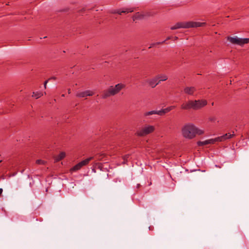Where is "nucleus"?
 Returning a JSON list of instances; mask_svg holds the SVG:
<instances>
[{"instance_id":"1","label":"nucleus","mask_w":249,"mask_h":249,"mask_svg":"<svg viewBox=\"0 0 249 249\" xmlns=\"http://www.w3.org/2000/svg\"><path fill=\"white\" fill-rule=\"evenodd\" d=\"M181 131L183 137L188 140H192L196 135H201L204 133L203 130L190 123L185 124L182 127Z\"/></svg>"},{"instance_id":"2","label":"nucleus","mask_w":249,"mask_h":249,"mask_svg":"<svg viewBox=\"0 0 249 249\" xmlns=\"http://www.w3.org/2000/svg\"><path fill=\"white\" fill-rule=\"evenodd\" d=\"M206 23L205 22H200L198 21H188L184 22H178L175 25L171 27V30H176L179 28H190L194 27H199L205 26Z\"/></svg>"},{"instance_id":"3","label":"nucleus","mask_w":249,"mask_h":249,"mask_svg":"<svg viewBox=\"0 0 249 249\" xmlns=\"http://www.w3.org/2000/svg\"><path fill=\"white\" fill-rule=\"evenodd\" d=\"M124 87L125 85L122 83L118 84L114 87L110 86L107 89L103 91L102 94V97L105 99L109 96L115 95L118 93Z\"/></svg>"},{"instance_id":"4","label":"nucleus","mask_w":249,"mask_h":249,"mask_svg":"<svg viewBox=\"0 0 249 249\" xmlns=\"http://www.w3.org/2000/svg\"><path fill=\"white\" fill-rule=\"evenodd\" d=\"M155 126L151 125H145L136 132V135L140 137H143L154 131Z\"/></svg>"},{"instance_id":"5","label":"nucleus","mask_w":249,"mask_h":249,"mask_svg":"<svg viewBox=\"0 0 249 249\" xmlns=\"http://www.w3.org/2000/svg\"><path fill=\"white\" fill-rule=\"evenodd\" d=\"M228 41H229L231 43L233 44H237L240 46H242L245 44H247L249 43V38H238L237 36L235 37H231L228 36L227 38Z\"/></svg>"},{"instance_id":"6","label":"nucleus","mask_w":249,"mask_h":249,"mask_svg":"<svg viewBox=\"0 0 249 249\" xmlns=\"http://www.w3.org/2000/svg\"><path fill=\"white\" fill-rule=\"evenodd\" d=\"M93 158V157H90L89 158H87L81 162H79L75 166H74L71 169V171H76L80 169L83 166L88 164L89 161H90Z\"/></svg>"},{"instance_id":"7","label":"nucleus","mask_w":249,"mask_h":249,"mask_svg":"<svg viewBox=\"0 0 249 249\" xmlns=\"http://www.w3.org/2000/svg\"><path fill=\"white\" fill-rule=\"evenodd\" d=\"M194 110H198L205 106L207 102L205 100H198L193 101Z\"/></svg>"},{"instance_id":"8","label":"nucleus","mask_w":249,"mask_h":249,"mask_svg":"<svg viewBox=\"0 0 249 249\" xmlns=\"http://www.w3.org/2000/svg\"><path fill=\"white\" fill-rule=\"evenodd\" d=\"M94 94L93 91L90 90H87L84 91L78 92L76 94V97L80 98L86 97L87 96H91Z\"/></svg>"},{"instance_id":"9","label":"nucleus","mask_w":249,"mask_h":249,"mask_svg":"<svg viewBox=\"0 0 249 249\" xmlns=\"http://www.w3.org/2000/svg\"><path fill=\"white\" fill-rule=\"evenodd\" d=\"M193 100H189L186 102H184L181 105V108L183 110L194 109Z\"/></svg>"},{"instance_id":"10","label":"nucleus","mask_w":249,"mask_h":249,"mask_svg":"<svg viewBox=\"0 0 249 249\" xmlns=\"http://www.w3.org/2000/svg\"><path fill=\"white\" fill-rule=\"evenodd\" d=\"M234 132H232V134H231L230 133H226L222 136L217 137V139L218 142H224L227 140L230 139L232 138L234 136Z\"/></svg>"},{"instance_id":"11","label":"nucleus","mask_w":249,"mask_h":249,"mask_svg":"<svg viewBox=\"0 0 249 249\" xmlns=\"http://www.w3.org/2000/svg\"><path fill=\"white\" fill-rule=\"evenodd\" d=\"M218 142V141L217 137L214 139H211L207 140H205L203 142H198V145H207V144H214L216 142Z\"/></svg>"},{"instance_id":"12","label":"nucleus","mask_w":249,"mask_h":249,"mask_svg":"<svg viewBox=\"0 0 249 249\" xmlns=\"http://www.w3.org/2000/svg\"><path fill=\"white\" fill-rule=\"evenodd\" d=\"M196 91V89L194 87H186L184 89V93L189 95H194Z\"/></svg>"},{"instance_id":"13","label":"nucleus","mask_w":249,"mask_h":249,"mask_svg":"<svg viewBox=\"0 0 249 249\" xmlns=\"http://www.w3.org/2000/svg\"><path fill=\"white\" fill-rule=\"evenodd\" d=\"M147 82L152 88H155L157 85L160 83V82L158 80L157 76L148 80Z\"/></svg>"},{"instance_id":"14","label":"nucleus","mask_w":249,"mask_h":249,"mask_svg":"<svg viewBox=\"0 0 249 249\" xmlns=\"http://www.w3.org/2000/svg\"><path fill=\"white\" fill-rule=\"evenodd\" d=\"M175 107H176V106H171L168 107L164 109L160 110V116H162V115H164L165 114H166V113L169 112L171 110L174 109Z\"/></svg>"},{"instance_id":"15","label":"nucleus","mask_w":249,"mask_h":249,"mask_svg":"<svg viewBox=\"0 0 249 249\" xmlns=\"http://www.w3.org/2000/svg\"><path fill=\"white\" fill-rule=\"evenodd\" d=\"M134 11L133 8H126L122 11L120 10H116L114 12V13H117L119 15H122V13H128L132 12Z\"/></svg>"},{"instance_id":"16","label":"nucleus","mask_w":249,"mask_h":249,"mask_svg":"<svg viewBox=\"0 0 249 249\" xmlns=\"http://www.w3.org/2000/svg\"><path fill=\"white\" fill-rule=\"evenodd\" d=\"M156 76H157L158 80H159V82H160V83L161 81H165L168 79V76L165 74H163V73L159 74L157 75Z\"/></svg>"},{"instance_id":"17","label":"nucleus","mask_w":249,"mask_h":249,"mask_svg":"<svg viewBox=\"0 0 249 249\" xmlns=\"http://www.w3.org/2000/svg\"><path fill=\"white\" fill-rule=\"evenodd\" d=\"M160 110H152L148 112H146L144 113V116H150L154 114H157L160 116Z\"/></svg>"},{"instance_id":"18","label":"nucleus","mask_w":249,"mask_h":249,"mask_svg":"<svg viewBox=\"0 0 249 249\" xmlns=\"http://www.w3.org/2000/svg\"><path fill=\"white\" fill-rule=\"evenodd\" d=\"M65 156H66L65 153L64 152H62L55 157V160L56 161H58L62 160L63 158H64Z\"/></svg>"},{"instance_id":"19","label":"nucleus","mask_w":249,"mask_h":249,"mask_svg":"<svg viewBox=\"0 0 249 249\" xmlns=\"http://www.w3.org/2000/svg\"><path fill=\"white\" fill-rule=\"evenodd\" d=\"M43 94L42 92L37 91L34 92L33 94V97H34L36 99H38L39 97L43 96Z\"/></svg>"},{"instance_id":"20","label":"nucleus","mask_w":249,"mask_h":249,"mask_svg":"<svg viewBox=\"0 0 249 249\" xmlns=\"http://www.w3.org/2000/svg\"><path fill=\"white\" fill-rule=\"evenodd\" d=\"M142 17V15L140 14L139 13H137L133 17V19L134 21L136 19L141 18Z\"/></svg>"},{"instance_id":"21","label":"nucleus","mask_w":249,"mask_h":249,"mask_svg":"<svg viewBox=\"0 0 249 249\" xmlns=\"http://www.w3.org/2000/svg\"><path fill=\"white\" fill-rule=\"evenodd\" d=\"M170 38H171V37H167V38H166V40H164V41H162V42H157V43H153V44H152L151 45V46L150 47H149V48H151L152 47H153V46H155V45H158V44H162V43H163L164 42H165L166 40H169V39H170Z\"/></svg>"},{"instance_id":"22","label":"nucleus","mask_w":249,"mask_h":249,"mask_svg":"<svg viewBox=\"0 0 249 249\" xmlns=\"http://www.w3.org/2000/svg\"><path fill=\"white\" fill-rule=\"evenodd\" d=\"M217 120V118L214 116H211L209 118V121L211 122H215Z\"/></svg>"},{"instance_id":"23","label":"nucleus","mask_w":249,"mask_h":249,"mask_svg":"<svg viewBox=\"0 0 249 249\" xmlns=\"http://www.w3.org/2000/svg\"><path fill=\"white\" fill-rule=\"evenodd\" d=\"M36 163L38 164H44L45 161L41 160H36Z\"/></svg>"},{"instance_id":"24","label":"nucleus","mask_w":249,"mask_h":249,"mask_svg":"<svg viewBox=\"0 0 249 249\" xmlns=\"http://www.w3.org/2000/svg\"><path fill=\"white\" fill-rule=\"evenodd\" d=\"M48 81H49V80H46V81H45L44 82V88H45V89H46V85H47V83L48 82Z\"/></svg>"},{"instance_id":"25","label":"nucleus","mask_w":249,"mask_h":249,"mask_svg":"<svg viewBox=\"0 0 249 249\" xmlns=\"http://www.w3.org/2000/svg\"><path fill=\"white\" fill-rule=\"evenodd\" d=\"M129 158V155H125L124 156V160H127V159Z\"/></svg>"},{"instance_id":"26","label":"nucleus","mask_w":249,"mask_h":249,"mask_svg":"<svg viewBox=\"0 0 249 249\" xmlns=\"http://www.w3.org/2000/svg\"><path fill=\"white\" fill-rule=\"evenodd\" d=\"M3 192V190L1 188H0V195L2 194Z\"/></svg>"},{"instance_id":"27","label":"nucleus","mask_w":249,"mask_h":249,"mask_svg":"<svg viewBox=\"0 0 249 249\" xmlns=\"http://www.w3.org/2000/svg\"><path fill=\"white\" fill-rule=\"evenodd\" d=\"M51 79H54V80H55V77H51V78L49 79L48 80H51Z\"/></svg>"},{"instance_id":"28","label":"nucleus","mask_w":249,"mask_h":249,"mask_svg":"<svg viewBox=\"0 0 249 249\" xmlns=\"http://www.w3.org/2000/svg\"><path fill=\"white\" fill-rule=\"evenodd\" d=\"M68 93H69V94H70V93H71V89H69L68 90Z\"/></svg>"},{"instance_id":"29","label":"nucleus","mask_w":249,"mask_h":249,"mask_svg":"<svg viewBox=\"0 0 249 249\" xmlns=\"http://www.w3.org/2000/svg\"><path fill=\"white\" fill-rule=\"evenodd\" d=\"M178 39V37H175V39Z\"/></svg>"},{"instance_id":"30","label":"nucleus","mask_w":249,"mask_h":249,"mask_svg":"<svg viewBox=\"0 0 249 249\" xmlns=\"http://www.w3.org/2000/svg\"><path fill=\"white\" fill-rule=\"evenodd\" d=\"M64 96H65V95H64V94H62V97H64Z\"/></svg>"}]
</instances>
